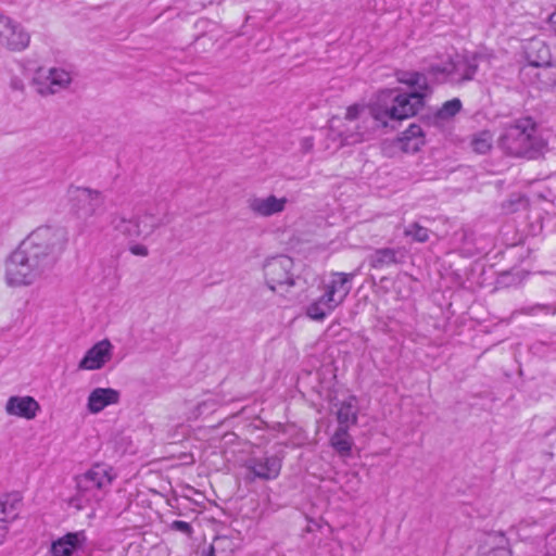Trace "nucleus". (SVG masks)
I'll return each mask as SVG.
<instances>
[{
    "label": "nucleus",
    "instance_id": "obj_17",
    "mask_svg": "<svg viewBox=\"0 0 556 556\" xmlns=\"http://www.w3.org/2000/svg\"><path fill=\"white\" fill-rule=\"evenodd\" d=\"M144 236L151 235L157 228L167 225L170 222L168 216V205L160 203L149 207L144 214L138 217Z\"/></svg>",
    "mask_w": 556,
    "mask_h": 556
},
{
    "label": "nucleus",
    "instance_id": "obj_23",
    "mask_svg": "<svg viewBox=\"0 0 556 556\" xmlns=\"http://www.w3.org/2000/svg\"><path fill=\"white\" fill-rule=\"evenodd\" d=\"M357 400L355 396H350L348 400L341 402L338 412L337 420L339 426L349 428L357 422Z\"/></svg>",
    "mask_w": 556,
    "mask_h": 556
},
{
    "label": "nucleus",
    "instance_id": "obj_31",
    "mask_svg": "<svg viewBox=\"0 0 556 556\" xmlns=\"http://www.w3.org/2000/svg\"><path fill=\"white\" fill-rule=\"evenodd\" d=\"M478 556H511L510 551L504 546H497L486 552H480Z\"/></svg>",
    "mask_w": 556,
    "mask_h": 556
},
{
    "label": "nucleus",
    "instance_id": "obj_22",
    "mask_svg": "<svg viewBox=\"0 0 556 556\" xmlns=\"http://www.w3.org/2000/svg\"><path fill=\"white\" fill-rule=\"evenodd\" d=\"M111 223L114 230L127 238L135 239L144 235L138 217L126 218L124 215L118 214L113 217Z\"/></svg>",
    "mask_w": 556,
    "mask_h": 556
},
{
    "label": "nucleus",
    "instance_id": "obj_20",
    "mask_svg": "<svg viewBox=\"0 0 556 556\" xmlns=\"http://www.w3.org/2000/svg\"><path fill=\"white\" fill-rule=\"evenodd\" d=\"M405 261V251L402 248H381L369 255V265L376 269H382L392 265L402 264Z\"/></svg>",
    "mask_w": 556,
    "mask_h": 556
},
{
    "label": "nucleus",
    "instance_id": "obj_33",
    "mask_svg": "<svg viewBox=\"0 0 556 556\" xmlns=\"http://www.w3.org/2000/svg\"><path fill=\"white\" fill-rule=\"evenodd\" d=\"M10 86L13 90L17 91H23L25 88L23 80L18 77H13L11 79Z\"/></svg>",
    "mask_w": 556,
    "mask_h": 556
},
{
    "label": "nucleus",
    "instance_id": "obj_12",
    "mask_svg": "<svg viewBox=\"0 0 556 556\" xmlns=\"http://www.w3.org/2000/svg\"><path fill=\"white\" fill-rule=\"evenodd\" d=\"M30 42L29 33L11 17L0 14V45L13 52L25 50Z\"/></svg>",
    "mask_w": 556,
    "mask_h": 556
},
{
    "label": "nucleus",
    "instance_id": "obj_1",
    "mask_svg": "<svg viewBox=\"0 0 556 556\" xmlns=\"http://www.w3.org/2000/svg\"><path fill=\"white\" fill-rule=\"evenodd\" d=\"M397 80L417 89L412 92L384 90L369 109L357 104L349 106L345 113L348 125L342 132L343 141L348 144L363 142L376 128L387 127L389 121L409 118L422 109L425 98L430 91L426 75L419 72H401Z\"/></svg>",
    "mask_w": 556,
    "mask_h": 556
},
{
    "label": "nucleus",
    "instance_id": "obj_6",
    "mask_svg": "<svg viewBox=\"0 0 556 556\" xmlns=\"http://www.w3.org/2000/svg\"><path fill=\"white\" fill-rule=\"evenodd\" d=\"M478 70L475 58L462 54L447 55L445 61L433 62L428 74L439 84L462 85L472 80Z\"/></svg>",
    "mask_w": 556,
    "mask_h": 556
},
{
    "label": "nucleus",
    "instance_id": "obj_7",
    "mask_svg": "<svg viewBox=\"0 0 556 556\" xmlns=\"http://www.w3.org/2000/svg\"><path fill=\"white\" fill-rule=\"evenodd\" d=\"M50 271L18 248L10 255L5 265V282L10 287L30 286Z\"/></svg>",
    "mask_w": 556,
    "mask_h": 556
},
{
    "label": "nucleus",
    "instance_id": "obj_37",
    "mask_svg": "<svg viewBox=\"0 0 556 556\" xmlns=\"http://www.w3.org/2000/svg\"><path fill=\"white\" fill-rule=\"evenodd\" d=\"M205 405H206L205 402H203L202 404L199 405V409H200L201 413H202V407L205 406Z\"/></svg>",
    "mask_w": 556,
    "mask_h": 556
},
{
    "label": "nucleus",
    "instance_id": "obj_14",
    "mask_svg": "<svg viewBox=\"0 0 556 556\" xmlns=\"http://www.w3.org/2000/svg\"><path fill=\"white\" fill-rule=\"evenodd\" d=\"M288 199L277 198L274 194L267 197H252L248 200V207L256 216L270 217L285 211Z\"/></svg>",
    "mask_w": 556,
    "mask_h": 556
},
{
    "label": "nucleus",
    "instance_id": "obj_24",
    "mask_svg": "<svg viewBox=\"0 0 556 556\" xmlns=\"http://www.w3.org/2000/svg\"><path fill=\"white\" fill-rule=\"evenodd\" d=\"M17 516L15 503L10 502L8 495L0 497V544H2L9 532L8 523Z\"/></svg>",
    "mask_w": 556,
    "mask_h": 556
},
{
    "label": "nucleus",
    "instance_id": "obj_21",
    "mask_svg": "<svg viewBox=\"0 0 556 556\" xmlns=\"http://www.w3.org/2000/svg\"><path fill=\"white\" fill-rule=\"evenodd\" d=\"M401 148L404 152L415 153L425 144V134L418 124H412L400 137Z\"/></svg>",
    "mask_w": 556,
    "mask_h": 556
},
{
    "label": "nucleus",
    "instance_id": "obj_34",
    "mask_svg": "<svg viewBox=\"0 0 556 556\" xmlns=\"http://www.w3.org/2000/svg\"><path fill=\"white\" fill-rule=\"evenodd\" d=\"M227 542V539L226 538H217L214 540L213 544L211 545V552H210V556H216L215 555V552L216 549L223 544Z\"/></svg>",
    "mask_w": 556,
    "mask_h": 556
},
{
    "label": "nucleus",
    "instance_id": "obj_10",
    "mask_svg": "<svg viewBox=\"0 0 556 556\" xmlns=\"http://www.w3.org/2000/svg\"><path fill=\"white\" fill-rule=\"evenodd\" d=\"M67 197L76 216L85 220L97 215L104 204L100 191L86 187L70 186Z\"/></svg>",
    "mask_w": 556,
    "mask_h": 556
},
{
    "label": "nucleus",
    "instance_id": "obj_29",
    "mask_svg": "<svg viewBox=\"0 0 556 556\" xmlns=\"http://www.w3.org/2000/svg\"><path fill=\"white\" fill-rule=\"evenodd\" d=\"M521 312L526 315H538L543 313L545 315H555L556 314V303L555 304H534L531 306L523 307Z\"/></svg>",
    "mask_w": 556,
    "mask_h": 556
},
{
    "label": "nucleus",
    "instance_id": "obj_9",
    "mask_svg": "<svg viewBox=\"0 0 556 556\" xmlns=\"http://www.w3.org/2000/svg\"><path fill=\"white\" fill-rule=\"evenodd\" d=\"M282 467V459L277 454L267 452L252 454L243 464L247 471L245 479L250 482L255 480L270 481L279 477Z\"/></svg>",
    "mask_w": 556,
    "mask_h": 556
},
{
    "label": "nucleus",
    "instance_id": "obj_4",
    "mask_svg": "<svg viewBox=\"0 0 556 556\" xmlns=\"http://www.w3.org/2000/svg\"><path fill=\"white\" fill-rule=\"evenodd\" d=\"M355 273H331L327 280L320 285V295L313 300L305 308L307 317L315 321H323L337 307H339L352 289Z\"/></svg>",
    "mask_w": 556,
    "mask_h": 556
},
{
    "label": "nucleus",
    "instance_id": "obj_18",
    "mask_svg": "<svg viewBox=\"0 0 556 556\" xmlns=\"http://www.w3.org/2000/svg\"><path fill=\"white\" fill-rule=\"evenodd\" d=\"M528 64L522 68L526 72L532 67L549 66L552 55L548 46L541 39H531L526 47Z\"/></svg>",
    "mask_w": 556,
    "mask_h": 556
},
{
    "label": "nucleus",
    "instance_id": "obj_28",
    "mask_svg": "<svg viewBox=\"0 0 556 556\" xmlns=\"http://www.w3.org/2000/svg\"><path fill=\"white\" fill-rule=\"evenodd\" d=\"M462 109V102L455 98L446 101L442 108L438 111L437 117L440 119H447L455 116Z\"/></svg>",
    "mask_w": 556,
    "mask_h": 556
},
{
    "label": "nucleus",
    "instance_id": "obj_19",
    "mask_svg": "<svg viewBox=\"0 0 556 556\" xmlns=\"http://www.w3.org/2000/svg\"><path fill=\"white\" fill-rule=\"evenodd\" d=\"M85 540L83 532H70L52 542L50 553L52 556H75Z\"/></svg>",
    "mask_w": 556,
    "mask_h": 556
},
{
    "label": "nucleus",
    "instance_id": "obj_2",
    "mask_svg": "<svg viewBox=\"0 0 556 556\" xmlns=\"http://www.w3.org/2000/svg\"><path fill=\"white\" fill-rule=\"evenodd\" d=\"M68 243V233L64 227L43 225L33 230L20 244L28 255L39 262L49 271L61 258Z\"/></svg>",
    "mask_w": 556,
    "mask_h": 556
},
{
    "label": "nucleus",
    "instance_id": "obj_11",
    "mask_svg": "<svg viewBox=\"0 0 556 556\" xmlns=\"http://www.w3.org/2000/svg\"><path fill=\"white\" fill-rule=\"evenodd\" d=\"M292 268L293 261L289 256L280 255L268 260L264 265V275L268 288L277 291L278 288L283 286H293Z\"/></svg>",
    "mask_w": 556,
    "mask_h": 556
},
{
    "label": "nucleus",
    "instance_id": "obj_27",
    "mask_svg": "<svg viewBox=\"0 0 556 556\" xmlns=\"http://www.w3.org/2000/svg\"><path fill=\"white\" fill-rule=\"evenodd\" d=\"M473 150L480 154L486 153L492 147V135L490 131H481L471 141Z\"/></svg>",
    "mask_w": 556,
    "mask_h": 556
},
{
    "label": "nucleus",
    "instance_id": "obj_38",
    "mask_svg": "<svg viewBox=\"0 0 556 556\" xmlns=\"http://www.w3.org/2000/svg\"><path fill=\"white\" fill-rule=\"evenodd\" d=\"M543 534H544L543 532H536V533H534V535H535V536H541V535H543Z\"/></svg>",
    "mask_w": 556,
    "mask_h": 556
},
{
    "label": "nucleus",
    "instance_id": "obj_8",
    "mask_svg": "<svg viewBox=\"0 0 556 556\" xmlns=\"http://www.w3.org/2000/svg\"><path fill=\"white\" fill-rule=\"evenodd\" d=\"M72 74L61 67H38L31 85L41 97L53 96L66 90L72 84Z\"/></svg>",
    "mask_w": 556,
    "mask_h": 556
},
{
    "label": "nucleus",
    "instance_id": "obj_3",
    "mask_svg": "<svg viewBox=\"0 0 556 556\" xmlns=\"http://www.w3.org/2000/svg\"><path fill=\"white\" fill-rule=\"evenodd\" d=\"M500 146L510 155L535 159L543 151L545 141L539 135L535 122L523 117L505 128Z\"/></svg>",
    "mask_w": 556,
    "mask_h": 556
},
{
    "label": "nucleus",
    "instance_id": "obj_35",
    "mask_svg": "<svg viewBox=\"0 0 556 556\" xmlns=\"http://www.w3.org/2000/svg\"><path fill=\"white\" fill-rule=\"evenodd\" d=\"M531 525H532L533 527H538V523H536L535 521L531 522ZM528 526H530V522H529V521H527V520L521 521V522L518 525V527H517V532H518V534H519V535H521V534H522V532L525 531V529H526Z\"/></svg>",
    "mask_w": 556,
    "mask_h": 556
},
{
    "label": "nucleus",
    "instance_id": "obj_25",
    "mask_svg": "<svg viewBox=\"0 0 556 556\" xmlns=\"http://www.w3.org/2000/svg\"><path fill=\"white\" fill-rule=\"evenodd\" d=\"M330 444L333 450L341 456L348 457L351 455L353 440L349 434V428L338 427L336 432L330 439Z\"/></svg>",
    "mask_w": 556,
    "mask_h": 556
},
{
    "label": "nucleus",
    "instance_id": "obj_32",
    "mask_svg": "<svg viewBox=\"0 0 556 556\" xmlns=\"http://www.w3.org/2000/svg\"><path fill=\"white\" fill-rule=\"evenodd\" d=\"M129 251L131 252V254L137 255V256H148V254H149L148 248L143 244H138V243L130 245Z\"/></svg>",
    "mask_w": 556,
    "mask_h": 556
},
{
    "label": "nucleus",
    "instance_id": "obj_5",
    "mask_svg": "<svg viewBox=\"0 0 556 556\" xmlns=\"http://www.w3.org/2000/svg\"><path fill=\"white\" fill-rule=\"evenodd\" d=\"M114 479L113 468L106 464H94L85 472L76 476L75 500L80 502L77 506L80 508L84 504L100 502L109 492Z\"/></svg>",
    "mask_w": 556,
    "mask_h": 556
},
{
    "label": "nucleus",
    "instance_id": "obj_30",
    "mask_svg": "<svg viewBox=\"0 0 556 556\" xmlns=\"http://www.w3.org/2000/svg\"><path fill=\"white\" fill-rule=\"evenodd\" d=\"M169 528L174 531L181 532L186 535H191L192 533V527L189 522L182 521V520H175L169 525Z\"/></svg>",
    "mask_w": 556,
    "mask_h": 556
},
{
    "label": "nucleus",
    "instance_id": "obj_26",
    "mask_svg": "<svg viewBox=\"0 0 556 556\" xmlns=\"http://www.w3.org/2000/svg\"><path fill=\"white\" fill-rule=\"evenodd\" d=\"M404 236L410 238L414 242L425 243L430 239V230L418 222H413L405 227Z\"/></svg>",
    "mask_w": 556,
    "mask_h": 556
},
{
    "label": "nucleus",
    "instance_id": "obj_36",
    "mask_svg": "<svg viewBox=\"0 0 556 556\" xmlns=\"http://www.w3.org/2000/svg\"><path fill=\"white\" fill-rule=\"evenodd\" d=\"M301 144L304 151H309L312 150L314 142L312 138L307 137L302 140Z\"/></svg>",
    "mask_w": 556,
    "mask_h": 556
},
{
    "label": "nucleus",
    "instance_id": "obj_15",
    "mask_svg": "<svg viewBox=\"0 0 556 556\" xmlns=\"http://www.w3.org/2000/svg\"><path fill=\"white\" fill-rule=\"evenodd\" d=\"M39 410V403L34 397L28 395L11 396L5 404V412L8 415L16 416L27 420L34 419Z\"/></svg>",
    "mask_w": 556,
    "mask_h": 556
},
{
    "label": "nucleus",
    "instance_id": "obj_39",
    "mask_svg": "<svg viewBox=\"0 0 556 556\" xmlns=\"http://www.w3.org/2000/svg\"><path fill=\"white\" fill-rule=\"evenodd\" d=\"M543 556H556V554H555V555H551L549 553H546V554H545V555H543Z\"/></svg>",
    "mask_w": 556,
    "mask_h": 556
},
{
    "label": "nucleus",
    "instance_id": "obj_16",
    "mask_svg": "<svg viewBox=\"0 0 556 556\" xmlns=\"http://www.w3.org/2000/svg\"><path fill=\"white\" fill-rule=\"evenodd\" d=\"M121 401L119 391L113 388H96L87 399V409L91 414H99L110 405H116Z\"/></svg>",
    "mask_w": 556,
    "mask_h": 556
},
{
    "label": "nucleus",
    "instance_id": "obj_13",
    "mask_svg": "<svg viewBox=\"0 0 556 556\" xmlns=\"http://www.w3.org/2000/svg\"><path fill=\"white\" fill-rule=\"evenodd\" d=\"M113 345L104 339L90 348L78 364L81 370H97L102 368L112 357Z\"/></svg>",
    "mask_w": 556,
    "mask_h": 556
}]
</instances>
